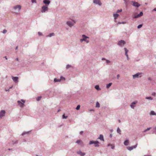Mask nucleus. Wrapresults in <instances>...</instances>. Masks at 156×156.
<instances>
[{
    "mask_svg": "<svg viewBox=\"0 0 156 156\" xmlns=\"http://www.w3.org/2000/svg\"><path fill=\"white\" fill-rule=\"evenodd\" d=\"M99 142L97 140H90L89 142V144L91 145L94 144V146L95 147H98L99 146Z\"/></svg>",
    "mask_w": 156,
    "mask_h": 156,
    "instance_id": "nucleus-1",
    "label": "nucleus"
},
{
    "mask_svg": "<svg viewBox=\"0 0 156 156\" xmlns=\"http://www.w3.org/2000/svg\"><path fill=\"white\" fill-rule=\"evenodd\" d=\"M150 129H151L153 133L156 134V127H148L147 129L144 130L143 132H146Z\"/></svg>",
    "mask_w": 156,
    "mask_h": 156,
    "instance_id": "nucleus-2",
    "label": "nucleus"
},
{
    "mask_svg": "<svg viewBox=\"0 0 156 156\" xmlns=\"http://www.w3.org/2000/svg\"><path fill=\"white\" fill-rule=\"evenodd\" d=\"M20 101H18L17 102L18 104L21 107H23L24 105V103L25 102V101L23 100H21Z\"/></svg>",
    "mask_w": 156,
    "mask_h": 156,
    "instance_id": "nucleus-3",
    "label": "nucleus"
},
{
    "mask_svg": "<svg viewBox=\"0 0 156 156\" xmlns=\"http://www.w3.org/2000/svg\"><path fill=\"white\" fill-rule=\"evenodd\" d=\"M82 37L83 38L81 39L80 40V41L81 42H82L83 41H85L87 43H88L89 42L88 41H87L86 39L87 38H88L89 37H87V36H86L84 35H82Z\"/></svg>",
    "mask_w": 156,
    "mask_h": 156,
    "instance_id": "nucleus-4",
    "label": "nucleus"
},
{
    "mask_svg": "<svg viewBox=\"0 0 156 156\" xmlns=\"http://www.w3.org/2000/svg\"><path fill=\"white\" fill-rule=\"evenodd\" d=\"M48 6L44 5L41 8V12H45L48 11Z\"/></svg>",
    "mask_w": 156,
    "mask_h": 156,
    "instance_id": "nucleus-5",
    "label": "nucleus"
},
{
    "mask_svg": "<svg viewBox=\"0 0 156 156\" xmlns=\"http://www.w3.org/2000/svg\"><path fill=\"white\" fill-rule=\"evenodd\" d=\"M65 78L62 76H61L60 79H57L56 78H55L54 79V81L55 82H60L62 80H65Z\"/></svg>",
    "mask_w": 156,
    "mask_h": 156,
    "instance_id": "nucleus-6",
    "label": "nucleus"
},
{
    "mask_svg": "<svg viewBox=\"0 0 156 156\" xmlns=\"http://www.w3.org/2000/svg\"><path fill=\"white\" fill-rule=\"evenodd\" d=\"M137 144H136L135 145L133 146L130 147H127V149L128 150H129V151H131L133 149L136 148V147H137Z\"/></svg>",
    "mask_w": 156,
    "mask_h": 156,
    "instance_id": "nucleus-7",
    "label": "nucleus"
},
{
    "mask_svg": "<svg viewBox=\"0 0 156 156\" xmlns=\"http://www.w3.org/2000/svg\"><path fill=\"white\" fill-rule=\"evenodd\" d=\"M75 23V22L74 20H69V26L70 27H72L73 26L74 23Z\"/></svg>",
    "mask_w": 156,
    "mask_h": 156,
    "instance_id": "nucleus-8",
    "label": "nucleus"
},
{
    "mask_svg": "<svg viewBox=\"0 0 156 156\" xmlns=\"http://www.w3.org/2000/svg\"><path fill=\"white\" fill-rule=\"evenodd\" d=\"M93 2L94 3L98 4L99 5H101L102 4L100 0H94Z\"/></svg>",
    "mask_w": 156,
    "mask_h": 156,
    "instance_id": "nucleus-9",
    "label": "nucleus"
},
{
    "mask_svg": "<svg viewBox=\"0 0 156 156\" xmlns=\"http://www.w3.org/2000/svg\"><path fill=\"white\" fill-rule=\"evenodd\" d=\"M133 4L132 5L135 7H138L140 6V5L138 2L132 1L131 2Z\"/></svg>",
    "mask_w": 156,
    "mask_h": 156,
    "instance_id": "nucleus-10",
    "label": "nucleus"
},
{
    "mask_svg": "<svg viewBox=\"0 0 156 156\" xmlns=\"http://www.w3.org/2000/svg\"><path fill=\"white\" fill-rule=\"evenodd\" d=\"M77 154L80 155L81 156H84L85 155V153L84 152H82L80 150L76 152Z\"/></svg>",
    "mask_w": 156,
    "mask_h": 156,
    "instance_id": "nucleus-11",
    "label": "nucleus"
},
{
    "mask_svg": "<svg viewBox=\"0 0 156 156\" xmlns=\"http://www.w3.org/2000/svg\"><path fill=\"white\" fill-rule=\"evenodd\" d=\"M125 44V42L123 40L119 41L118 43V44L120 46L124 45Z\"/></svg>",
    "mask_w": 156,
    "mask_h": 156,
    "instance_id": "nucleus-12",
    "label": "nucleus"
},
{
    "mask_svg": "<svg viewBox=\"0 0 156 156\" xmlns=\"http://www.w3.org/2000/svg\"><path fill=\"white\" fill-rule=\"evenodd\" d=\"M5 113V111L4 110H2L0 112V118H2V117L4 116Z\"/></svg>",
    "mask_w": 156,
    "mask_h": 156,
    "instance_id": "nucleus-13",
    "label": "nucleus"
},
{
    "mask_svg": "<svg viewBox=\"0 0 156 156\" xmlns=\"http://www.w3.org/2000/svg\"><path fill=\"white\" fill-rule=\"evenodd\" d=\"M76 143L80 145L81 146L83 145V143L82 141L80 140H78L76 141Z\"/></svg>",
    "mask_w": 156,
    "mask_h": 156,
    "instance_id": "nucleus-14",
    "label": "nucleus"
},
{
    "mask_svg": "<svg viewBox=\"0 0 156 156\" xmlns=\"http://www.w3.org/2000/svg\"><path fill=\"white\" fill-rule=\"evenodd\" d=\"M141 75V73H137L135 75H133V78H138L139 77V76Z\"/></svg>",
    "mask_w": 156,
    "mask_h": 156,
    "instance_id": "nucleus-15",
    "label": "nucleus"
},
{
    "mask_svg": "<svg viewBox=\"0 0 156 156\" xmlns=\"http://www.w3.org/2000/svg\"><path fill=\"white\" fill-rule=\"evenodd\" d=\"M21 8V6L20 5H17L14 7V9L15 10H16L17 9H18V11H20Z\"/></svg>",
    "mask_w": 156,
    "mask_h": 156,
    "instance_id": "nucleus-16",
    "label": "nucleus"
},
{
    "mask_svg": "<svg viewBox=\"0 0 156 156\" xmlns=\"http://www.w3.org/2000/svg\"><path fill=\"white\" fill-rule=\"evenodd\" d=\"M124 50H125V55L127 57V60H129V58L128 57V55L127 54V52L128 51V50L127 49V48H124Z\"/></svg>",
    "mask_w": 156,
    "mask_h": 156,
    "instance_id": "nucleus-17",
    "label": "nucleus"
},
{
    "mask_svg": "<svg viewBox=\"0 0 156 156\" xmlns=\"http://www.w3.org/2000/svg\"><path fill=\"white\" fill-rule=\"evenodd\" d=\"M107 146L108 147H109V146H111V148L112 149H114V148H115V146L114 145V144H108V145Z\"/></svg>",
    "mask_w": 156,
    "mask_h": 156,
    "instance_id": "nucleus-18",
    "label": "nucleus"
},
{
    "mask_svg": "<svg viewBox=\"0 0 156 156\" xmlns=\"http://www.w3.org/2000/svg\"><path fill=\"white\" fill-rule=\"evenodd\" d=\"M98 139H99L101 141H104V137H103V136L102 135H101V134L100 135V136L98 138Z\"/></svg>",
    "mask_w": 156,
    "mask_h": 156,
    "instance_id": "nucleus-19",
    "label": "nucleus"
},
{
    "mask_svg": "<svg viewBox=\"0 0 156 156\" xmlns=\"http://www.w3.org/2000/svg\"><path fill=\"white\" fill-rule=\"evenodd\" d=\"M129 143V140L127 139H126V140L124 141V144L126 146H127L128 145Z\"/></svg>",
    "mask_w": 156,
    "mask_h": 156,
    "instance_id": "nucleus-20",
    "label": "nucleus"
},
{
    "mask_svg": "<svg viewBox=\"0 0 156 156\" xmlns=\"http://www.w3.org/2000/svg\"><path fill=\"white\" fill-rule=\"evenodd\" d=\"M43 2L45 4L48 5L50 3V1L49 0H44Z\"/></svg>",
    "mask_w": 156,
    "mask_h": 156,
    "instance_id": "nucleus-21",
    "label": "nucleus"
},
{
    "mask_svg": "<svg viewBox=\"0 0 156 156\" xmlns=\"http://www.w3.org/2000/svg\"><path fill=\"white\" fill-rule=\"evenodd\" d=\"M18 78V77H12V79H13V80L15 82L17 81Z\"/></svg>",
    "mask_w": 156,
    "mask_h": 156,
    "instance_id": "nucleus-22",
    "label": "nucleus"
},
{
    "mask_svg": "<svg viewBox=\"0 0 156 156\" xmlns=\"http://www.w3.org/2000/svg\"><path fill=\"white\" fill-rule=\"evenodd\" d=\"M137 102H133L131 105H130L131 107L132 108H133L135 106L134 105L136 104Z\"/></svg>",
    "mask_w": 156,
    "mask_h": 156,
    "instance_id": "nucleus-23",
    "label": "nucleus"
},
{
    "mask_svg": "<svg viewBox=\"0 0 156 156\" xmlns=\"http://www.w3.org/2000/svg\"><path fill=\"white\" fill-rule=\"evenodd\" d=\"M119 16V14H113V16L115 19H116Z\"/></svg>",
    "mask_w": 156,
    "mask_h": 156,
    "instance_id": "nucleus-24",
    "label": "nucleus"
},
{
    "mask_svg": "<svg viewBox=\"0 0 156 156\" xmlns=\"http://www.w3.org/2000/svg\"><path fill=\"white\" fill-rule=\"evenodd\" d=\"M134 18H137L140 17V16L139 15V14H138L136 15V14H135L134 15Z\"/></svg>",
    "mask_w": 156,
    "mask_h": 156,
    "instance_id": "nucleus-25",
    "label": "nucleus"
},
{
    "mask_svg": "<svg viewBox=\"0 0 156 156\" xmlns=\"http://www.w3.org/2000/svg\"><path fill=\"white\" fill-rule=\"evenodd\" d=\"M31 131H30L28 132H25L23 133L22 135H24L26 134H28Z\"/></svg>",
    "mask_w": 156,
    "mask_h": 156,
    "instance_id": "nucleus-26",
    "label": "nucleus"
},
{
    "mask_svg": "<svg viewBox=\"0 0 156 156\" xmlns=\"http://www.w3.org/2000/svg\"><path fill=\"white\" fill-rule=\"evenodd\" d=\"M117 132L119 134H121V130L119 127H118V128H117Z\"/></svg>",
    "mask_w": 156,
    "mask_h": 156,
    "instance_id": "nucleus-27",
    "label": "nucleus"
},
{
    "mask_svg": "<svg viewBox=\"0 0 156 156\" xmlns=\"http://www.w3.org/2000/svg\"><path fill=\"white\" fill-rule=\"evenodd\" d=\"M95 88L98 90H100V89L99 88V86L98 85H96L95 87Z\"/></svg>",
    "mask_w": 156,
    "mask_h": 156,
    "instance_id": "nucleus-28",
    "label": "nucleus"
},
{
    "mask_svg": "<svg viewBox=\"0 0 156 156\" xmlns=\"http://www.w3.org/2000/svg\"><path fill=\"white\" fill-rule=\"evenodd\" d=\"M112 85V83H110L107 85L106 87L107 88H109Z\"/></svg>",
    "mask_w": 156,
    "mask_h": 156,
    "instance_id": "nucleus-29",
    "label": "nucleus"
},
{
    "mask_svg": "<svg viewBox=\"0 0 156 156\" xmlns=\"http://www.w3.org/2000/svg\"><path fill=\"white\" fill-rule=\"evenodd\" d=\"M100 107L99 103L98 102H97L96 103V107L99 108Z\"/></svg>",
    "mask_w": 156,
    "mask_h": 156,
    "instance_id": "nucleus-30",
    "label": "nucleus"
},
{
    "mask_svg": "<svg viewBox=\"0 0 156 156\" xmlns=\"http://www.w3.org/2000/svg\"><path fill=\"white\" fill-rule=\"evenodd\" d=\"M67 117H68L67 116H66L64 114L63 115L62 117V119H64L67 118Z\"/></svg>",
    "mask_w": 156,
    "mask_h": 156,
    "instance_id": "nucleus-31",
    "label": "nucleus"
},
{
    "mask_svg": "<svg viewBox=\"0 0 156 156\" xmlns=\"http://www.w3.org/2000/svg\"><path fill=\"white\" fill-rule=\"evenodd\" d=\"M150 114L151 115H155V113L154 111H151L150 112Z\"/></svg>",
    "mask_w": 156,
    "mask_h": 156,
    "instance_id": "nucleus-32",
    "label": "nucleus"
},
{
    "mask_svg": "<svg viewBox=\"0 0 156 156\" xmlns=\"http://www.w3.org/2000/svg\"><path fill=\"white\" fill-rule=\"evenodd\" d=\"M80 105H78L77 106L76 108V109L77 110H78L80 109Z\"/></svg>",
    "mask_w": 156,
    "mask_h": 156,
    "instance_id": "nucleus-33",
    "label": "nucleus"
},
{
    "mask_svg": "<svg viewBox=\"0 0 156 156\" xmlns=\"http://www.w3.org/2000/svg\"><path fill=\"white\" fill-rule=\"evenodd\" d=\"M41 96H40V97H37V101H39V100H41Z\"/></svg>",
    "mask_w": 156,
    "mask_h": 156,
    "instance_id": "nucleus-34",
    "label": "nucleus"
},
{
    "mask_svg": "<svg viewBox=\"0 0 156 156\" xmlns=\"http://www.w3.org/2000/svg\"><path fill=\"white\" fill-rule=\"evenodd\" d=\"M142 26V24H140V25H138L137 27V28H138L139 29V28H140Z\"/></svg>",
    "mask_w": 156,
    "mask_h": 156,
    "instance_id": "nucleus-35",
    "label": "nucleus"
},
{
    "mask_svg": "<svg viewBox=\"0 0 156 156\" xmlns=\"http://www.w3.org/2000/svg\"><path fill=\"white\" fill-rule=\"evenodd\" d=\"M146 99H150V100L152 99V98L151 97H147L146 98Z\"/></svg>",
    "mask_w": 156,
    "mask_h": 156,
    "instance_id": "nucleus-36",
    "label": "nucleus"
},
{
    "mask_svg": "<svg viewBox=\"0 0 156 156\" xmlns=\"http://www.w3.org/2000/svg\"><path fill=\"white\" fill-rule=\"evenodd\" d=\"M143 13L142 12H141L140 14H139V15L140 16H142L143 15Z\"/></svg>",
    "mask_w": 156,
    "mask_h": 156,
    "instance_id": "nucleus-37",
    "label": "nucleus"
},
{
    "mask_svg": "<svg viewBox=\"0 0 156 156\" xmlns=\"http://www.w3.org/2000/svg\"><path fill=\"white\" fill-rule=\"evenodd\" d=\"M7 32V30H4L3 31V33L4 34H5Z\"/></svg>",
    "mask_w": 156,
    "mask_h": 156,
    "instance_id": "nucleus-38",
    "label": "nucleus"
},
{
    "mask_svg": "<svg viewBox=\"0 0 156 156\" xmlns=\"http://www.w3.org/2000/svg\"><path fill=\"white\" fill-rule=\"evenodd\" d=\"M122 11V10L121 9L120 10H118L117 11V12H119Z\"/></svg>",
    "mask_w": 156,
    "mask_h": 156,
    "instance_id": "nucleus-39",
    "label": "nucleus"
},
{
    "mask_svg": "<svg viewBox=\"0 0 156 156\" xmlns=\"http://www.w3.org/2000/svg\"><path fill=\"white\" fill-rule=\"evenodd\" d=\"M54 35V33H51V34H49V36L50 37H51V36H53Z\"/></svg>",
    "mask_w": 156,
    "mask_h": 156,
    "instance_id": "nucleus-40",
    "label": "nucleus"
},
{
    "mask_svg": "<svg viewBox=\"0 0 156 156\" xmlns=\"http://www.w3.org/2000/svg\"><path fill=\"white\" fill-rule=\"evenodd\" d=\"M32 3H36V0H32Z\"/></svg>",
    "mask_w": 156,
    "mask_h": 156,
    "instance_id": "nucleus-41",
    "label": "nucleus"
},
{
    "mask_svg": "<svg viewBox=\"0 0 156 156\" xmlns=\"http://www.w3.org/2000/svg\"><path fill=\"white\" fill-rule=\"evenodd\" d=\"M106 62L107 63H110V62L109 60H106Z\"/></svg>",
    "mask_w": 156,
    "mask_h": 156,
    "instance_id": "nucleus-42",
    "label": "nucleus"
},
{
    "mask_svg": "<svg viewBox=\"0 0 156 156\" xmlns=\"http://www.w3.org/2000/svg\"><path fill=\"white\" fill-rule=\"evenodd\" d=\"M156 95V93L154 92H153L152 94V95L155 96Z\"/></svg>",
    "mask_w": 156,
    "mask_h": 156,
    "instance_id": "nucleus-43",
    "label": "nucleus"
},
{
    "mask_svg": "<svg viewBox=\"0 0 156 156\" xmlns=\"http://www.w3.org/2000/svg\"><path fill=\"white\" fill-rule=\"evenodd\" d=\"M119 77H120L119 75V74L117 75V78L118 79H119Z\"/></svg>",
    "mask_w": 156,
    "mask_h": 156,
    "instance_id": "nucleus-44",
    "label": "nucleus"
},
{
    "mask_svg": "<svg viewBox=\"0 0 156 156\" xmlns=\"http://www.w3.org/2000/svg\"><path fill=\"white\" fill-rule=\"evenodd\" d=\"M38 34L39 35H42V33L40 32H39Z\"/></svg>",
    "mask_w": 156,
    "mask_h": 156,
    "instance_id": "nucleus-45",
    "label": "nucleus"
},
{
    "mask_svg": "<svg viewBox=\"0 0 156 156\" xmlns=\"http://www.w3.org/2000/svg\"><path fill=\"white\" fill-rule=\"evenodd\" d=\"M83 133V131H81L80 132V134H82Z\"/></svg>",
    "mask_w": 156,
    "mask_h": 156,
    "instance_id": "nucleus-46",
    "label": "nucleus"
},
{
    "mask_svg": "<svg viewBox=\"0 0 156 156\" xmlns=\"http://www.w3.org/2000/svg\"><path fill=\"white\" fill-rule=\"evenodd\" d=\"M110 136V138H112V134H110V136Z\"/></svg>",
    "mask_w": 156,
    "mask_h": 156,
    "instance_id": "nucleus-47",
    "label": "nucleus"
},
{
    "mask_svg": "<svg viewBox=\"0 0 156 156\" xmlns=\"http://www.w3.org/2000/svg\"><path fill=\"white\" fill-rule=\"evenodd\" d=\"M153 10L154 11H156V8H154Z\"/></svg>",
    "mask_w": 156,
    "mask_h": 156,
    "instance_id": "nucleus-48",
    "label": "nucleus"
},
{
    "mask_svg": "<svg viewBox=\"0 0 156 156\" xmlns=\"http://www.w3.org/2000/svg\"><path fill=\"white\" fill-rule=\"evenodd\" d=\"M144 156H151L150 155H145Z\"/></svg>",
    "mask_w": 156,
    "mask_h": 156,
    "instance_id": "nucleus-49",
    "label": "nucleus"
},
{
    "mask_svg": "<svg viewBox=\"0 0 156 156\" xmlns=\"http://www.w3.org/2000/svg\"><path fill=\"white\" fill-rule=\"evenodd\" d=\"M16 59L17 61H19V59H18V58H16Z\"/></svg>",
    "mask_w": 156,
    "mask_h": 156,
    "instance_id": "nucleus-50",
    "label": "nucleus"
},
{
    "mask_svg": "<svg viewBox=\"0 0 156 156\" xmlns=\"http://www.w3.org/2000/svg\"><path fill=\"white\" fill-rule=\"evenodd\" d=\"M18 48V46H17L16 48V50Z\"/></svg>",
    "mask_w": 156,
    "mask_h": 156,
    "instance_id": "nucleus-51",
    "label": "nucleus"
},
{
    "mask_svg": "<svg viewBox=\"0 0 156 156\" xmlns=\"http://www.w3.org/2000/svg\"><path fill=\"white\" fill-rule=\"evenodd\" d=\"M102 60H105V58H102Z\"/></svg>",
    "mask_w": 156,
    "mask_h": 156,
    "instance_id": "nucleus-52",
    "label": "nucleus"
},
{
    "mask_svg": "<svg viewBox=\"0 0 156 156\" xmlns=\"http://www.w3.org/2000/svg\"><path fill=\"white\" fill-rule=\"evenodd\" d=\"M110 131L111 132H112L113 131V130H110Z\"/></svg>",
    "mask_w": 156,
    "mask_h": 156,
    "instance_id": "nucleus-53",
    "label": "nucleus"
},
{
    "mask_svg": "<svg viewBox=\"0 0 156 156\" xmlns=\"http://www.w3.org/2000/svg\"><path fill=\"white\" fill-rule=\"evenodd\" d=\"M18 143V141H16V143H15V144H17Z\"/></svg>",
    "mask_w": 156,
    "mask_h": 156,
    "instance_id": "nucleus-54",
    "label": "nucleus"
},
{
    "mask_svg": "<svg viewBox=\"0 0 156 156\" xmlns=\"http://www.w3.org/2000/svg\"><path fill=\"white\" fill-rule=\"evenodd\" d=\"M66 23H67V24H68V22H66Z\"/></svg>",
    "mask_w": 156,
    "mask_h": 156,
    "instance_id": "nucleus-55",
    "label": "nucleus"
},
{
    "mask_svg": "<svg viewBox=\"0 0 156 156\" xmlns=\"http://www.w3.org/2000/svg\"><path fill=\"white\" fill-rule=\"evenodd\" d=\"M36 156H39L38 155H36Z\"/></svg>",
    "mask_w": 156,
    "mask_h": 156,
    "instance_id": "nucleus-56",
    "label": "nucleus"
},
{
    "mask_svg": "<svg viewBox=\"0 0 156 156\" xmlns=\"http://www.w3.org/2000/svg\"><path fill=\"white\" fill-rule=\"evenodd\" d=\"M5 58H6V59H7V58L6 57H5Z\"/></svg>",
    "mask_w": 156,
    "mask_h": 156,
    "instance_id": "nucleus-57",
    "label": "nucleus"
},
{
    "mask_svg": "<svg viewBox=\"0 0 156 156\" xmlns=\"http://www.w3.org/2000/svg\"><path fill=\"white\" fill-rule=\"evenodd\" d=\"M122 23H124V22H122Z\"/></svg>",
    "mask_w": 156,
    "mask_h": 156,
    "instance_id": "nucleus-58",
    "label": "nucleus"
},
{
    "mask_svg": "<svg viewBox=\"0 0 156 156\" xmlns=\"http://www.w3.org/2000/svg\"><path fill=\"white\" fill-rule=\"evenodd\" d=\"M68 65H67V67H67V68L68 67Z\"/></svg>",
    "mask_w": 156,
    "mask_h": 156,
    "instance_id": "nucleus-59",
    "label": "nucleus"
},
{
    "mask_svg": "<svg viewBox=\"0 0 156 156\" xmlns=\"http://www.w3.org/2000/svg\"><path fill=\"white\" fill-rule=\"evenodd\" d=\"M9 150H10V149H9Z\"/></svg>",
    "mask_w": 156,
    "mask_h": 156,
    "instance_id": "nucleus-60",
    "label": "nucleus"
}]
</instances>
